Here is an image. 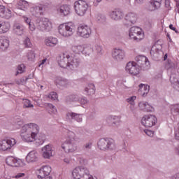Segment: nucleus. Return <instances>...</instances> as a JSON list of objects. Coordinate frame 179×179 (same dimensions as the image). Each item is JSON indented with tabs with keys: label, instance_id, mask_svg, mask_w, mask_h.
Wrapping results in <instances>:
<instances>
[{
	"label": "nucleus",
	"instance_id": "1",
	"mask_svg": "<svg viewBox=\"0 0 179 179\" xmlns=\"http://www.w3.org/2000/svg\"><path fill=\"white\" fill-rule=\"evenodd\" d=\"M66 139L62 145V149L65 153H74L78 150V144L76 143V134L75 132L66 129Z\"/></svg>",
	"mask_w": 179,
	"mask_h": 179
},
{
	"label": "nucleus",
	"instance_id": "2",
	"mask_svg": "<svg viewBox=\"0 0 179 179\" xmlns=\"http://www.w3.org/2000/svg\"><path fill=\"white\" fill-rule=\"evenodd\" d=\"M97 146L100 150H114L115 142L113 138H103L99 140Z\"/></svg>",
	"mask_w": 179,
	"mask_h": 179
},
{
	"label": "nucleus",
	"instance_id": "3",
	"mask_svg": "<svg viewBox=\"0 0 179 179\" xmlns=\"http://www.w3.org/2000/svg\"><path fill=\"white\" fill-rule=\"evenodd\" d=\"M88 8L89 5L83 0H79L74 3V9L78 16H85Z\"/></svg>",
	"mask_w": 179,
	"mask_h": 179
},
{
	"label": "nucleus",
	"instance_id": "4",
	"mask_svg": "<svg viewBox=\"0 0 179 179\" xmlns=\"http://www.w3.org/2000/svg\"><path fill=\"white\" fill-rule=\"evenodd\" d=\"M129 36L131 40H134V41H141V40H143L144 37L142 29L138 27H131L129 31Z\"/></svg>",
	"mask_w": 179,
	"mask_h": 179
},
{
	"label": "nucleus",
	"instance_id": "5",
	"mask_svg": "<svg viewBox=\"0 0 179 179\" xmlns=\"http://www.w3.org/2000/svg\"><path fill=\"white\" fill-rule=\"evenodd\" d=\"M36 29L40 31H50L52 29V24L48 18H42L36 21Z\"/></svg>",
	"mask_w": 179,
	"mask_h": 179
},
{
	"label": "nucleus",
	"instance_id": "6",
	"mask_svg": "<svg viewBox=\"0 0 179 179\" xmlns=\"http://www.w3.org/2000/svg\"><path fill=\"white\" fill-rule=\"evenodd\" d=\"M90 174V172H89V169L84 166H77L72 172V176L74 179H80L82 177H87Z\"/></svg>",
	"mask_w": 179,
	"mask_h": 179
},
{
	"label": "nucleus",
	"instance_id": "7",
	"mask_svg": "<svg viewBox=\"0 0 179 179\" xmlns=\"http://www.w3.org/2000/svg\"><path fill=\"white\" fill-rule=\"evenodd\" d=\"M62 28L59 29V33L63 37H69L73 34V30H75V25L72 22H68L66 24L62 26Z\"/></svg>",
	"mask_w": 179,
	"mask_h": 179
},
{
	"label": "nucleus",
	"instance_id": "8",
	"mask_svg": "<svg viewBox=\"0 0 179 179\" xmlns=\"http://www.w3.org/2000/svg\"><path fill=\"white\" fill-rule=\"evenodd\" d=\"M157 122V118L153 115H145L141 119V124L146 128L155 127Z\"/></svg>",
	"mask_w": 179,
	"mask_h": 179
},
{
	"label": "nucleus",
	"instance_id": "9",
	"mask_svg": "<svg viewBox=\"0 0 179 179\" xmlns=\"http://www.w3.org/2000/svg\"><path fill=\"white\" fill-rule=\"evenodd\" d=\"M135 61L137 62L136 65L141 68L143 71H148L150 63L148 57L143 55H138L135 57Z\"/></svg>",
	"mask_w": 179,
	"mask_h": 179
},
{
	"label": "nucleus",
	"instance_id": "10",
	"mask_svg": "<svg viewBox=\"0 0 179 179\" xmlns=\"http://www.w3.org/2000/svg\"><path fill=\"white\" fill-rule=\"evenodd\" d=\"M126 71L133 76H138L141 73V68L135 62H129L126 65Z\"/></svg>",
	"mask_w": 179,
	"mask_h": 179
},
{
	"label": "nucleus",
	"instance_id": "11",
	"mask_svg": "<svg viewBox=\"0 0 179 179\" xmlns=\"http://www.w3.org/2000/svg\"><path fill=\"white\" fill-rule=\"evenodd\" d=\"M16 145V140L15 138H8L0 141V150L5 152L9 150L13 146Z\"/></svg>",
	"mask_w": 179,
	"mask_h": 179
},
{
	"label": "nucleus",
	"instance_id": "12",
	"mask_svg": "<svg viewBox=\"0 0 179 179\" xmlns=\"http://www.w3.org/2000/svg\"><path fill=\"white\" fill-rule=\"evenodd\" d=\"M138 22V14L134 12L127 13L124 16L125 26H132Z\"/></svg>",
	"mask_w": 179,
	"mask_h": 179
},
{
	"label": "nucleus",
	"instance_id": "13",
	"mask_svg": "<svg viewBox=\"0 0 179 179\" xmlns=\"http://www.w3.org/2000/svg\"><path fill=\"white\" fill-rule=\"evenodd\" d=\"M77 34L78 36H80V37L89 38L92 34V29L87 25H81L78 27Z\"/></svg>",
	"mask_w": 179,
	"mask_h": 179
},
{
	"label": "nucleus",
	"instance_id": "14",
	"mask_svg": "<svg viewBox=\"0 0 179 179\" xmlns=\"http://www.w3.org/2000/svg\"><path fill=\"white\" fill-rule=\"evenodd\" d=\"M81 63L82 60H80V58L77 56H70L69 60V70L76 71Z\"/></svg>",
	"mask_w": 179,
	"mask_h": 179
},
{
	"label": "nucleus",
	"instance_id": "15",
	"mask_svg": "<svg viewBox=\"0 0 179 179\" xmlns=\"http://www.w3.org/2000/svg\"><path fill=\"white\" fill-rule=\"evenodd\" d=\"M112 57L115 61L121 62L124 58H125V51L122 49H113L112 51Z\"/></svg>",
	"mask_w": 179,
	"mask_h": 179
},
{
	"label": "nucleus",
	"instance_id": "16",
	"mask_svg": "<svg viewBox=\"0 0 179 179\" xmlns=\"http://www.w3.org/2000/svg\"><path fill=\"white\" fill-rule=\"evenodd\" d=\"M69 55L63 54L58 58V64L60 68H64V69H69Z\"/></svg>",
	"mask_w": 179,
	"mask_h": 179
},
{
	"label": "nucleus",
	"instance_id": "17",
	"mask_svg": "<svg viewBox=\"0 0 179 179\" xmlns=\"http://www.w3.org/2000/svg\"><path fill=\"white\" fill-rule=\"evenodd\" d=\"M66 120L70 122H72L73 120L77 122H82L83 120L82 118V114L76 113L72 111L68 112L66 114Z\"/></svg>",
	"mask_w": 179,
	"mask_h": 179
},
{
	"label": "nucleus",
	"instance_id": "18",
	"mask_svg": "<svg viewBox=\"0 0 179 179\" xmlns=\"http://www.w3.org/2000/svg\"><path fill=\"white\" fill-rule=\"evenodd\" d=\"M42 156L44 159H50L54 156V150L52 145H47L42 148Z\"/></svg>",
	"mask_w": 179,
	"mask_h": 179
},
{
	"label": "nucleus",
	"instance_id": "19",
	"mask_svg": "<svg viewBox=\"0 0 179 179\" xmlns=\"http://www.w3.org/2000/svg\"><path fill=\"white\" fill-rule=\"evenodd\" d=\"M6 163L8 166H10L11 167H20V166H23V162H22V159L15 158L13 157H7Z\"/></svg>",
	"mask_w": 179,
	"mask_h": 179
},
{
	"label": "nucleus",
	"instance_id": "20",
	"mask_svg": "<svg viewBox=\"0 0 179 179\" xmlns=\"http://www.w3.org/2000/svg\"><path fill=\"white\" fill-rule=\"evenodd\" d=\"M39 174L38 175V178H47V177L50 176L51 173V166H44L38 171Z\"/></svg>",
	"mask_w": 179,
	"mask_h": 179
},
{
	"label": "nucleus",
	"instance_id": "21",
	"mask_svg": "<svg viewBox=\"0 0 179 179\" xmlns=\"http://www.w3.org/2000/svg\"><path fill=\"white\" fill-rule=\"evenodd\" d=\"M26 161L27 163H35L38 162V153L36 150L31 151L26 157Z\"/></svg>",
	"mask_w": 179,
	"mask_h": 179
},
{
	"label": "nucleus",
	"instance_id": "22",
	"mask_svg": "<svg viewBox=\"0 0 179 179\" xmlns=\"http://www.w3.org/2000/svg\"><path fill=\"white\" fill-rule=\"evenodd\" d=\"M55 83L60 87H68L71 85V81L64 77H57Z\"/></svg>",
	"mask_w": 179,
	"mask_h": 179
},
{
	"label": "nucleus",
	"instance_id": "23",
	"mask_svg": "<svg viewBox=\"0 0 179 179\" xmlns=\"http://www.w3.org/2000/svg\"><path fill=\"white\" fill-rule=\"evenodd\" d=\"M20 136L24 142H34L36 141V133H31L29 131L25 134H21Z\"/></svg>",
	"mask_w": 179,
	"mask_h": 179
},
{
	"label": "nucleus",
	"instance_id": "24",
	"mask_svg": "<svg viewBox=\"0 0 179 179\" xmlns=\"http://www.w3.org/2000/svg\"><path fill=\"white\" fill-rule=\"evenodd\" d=\"M110 16L112 20H115V21L121 20L124 19V13H122V11L120 10H115L110 13Z\"/></svg>",
	"mask_w": 179,
	"mask_h": 179
},
{
	"label": "nucleus",
	"instance_id": "25",
	"mask_svg": "<svg viewBox=\"0 0 179 179\" xmlns=\"http://www.w3.org/2000/svg\"><path fill=\"white\" fill-rule=\"evenodd\" d=\"M120 117L118 116H109L106 119L109 127H118L120 125Z\"/></svg>",
	"mask_w": 179,
	"mask_h": 179
},
{
	"label": "nucleus",
	"instance_id": "26",
	"mask_svg": "<svg viewBox=\"0 0 179 179\" xmlns=\"http://www.w3.org/2000/svg\"><path fill=\"white\" fill-rule=\"evenodd\" d=\"M24 26L21 24L16 23L13 27V33L17 36H23L24 34Z\"/></svg>",
	"mask_w": 179,
	"mask_h": 179
},
{
	"label": "nucleus",
	"instance_id": "27",
	"mask_svg": "<svg viewBox=\"0 0 179 179\" xmlns=\"http://www.w3.org/2000/svg\"><path fill=\"white\" fill-rule=\"evenodd\" d=\"M27 8H29V3L24 0H20L17 5V9H19L17 15H19V16H22V12H26V10H27Z\"/></svg>",
	"mask_w": 179,
	"mask_h": 179
},
{
	"label": "nucleus",
	"instance_id": "28",
	"mask_svg": "<svg viewBox=\"0 0 179 179\" xmlns=\"http://www.w3.org/2000/svg\"><path fill=\"white\" fill-rule=\"evenodd\" d=\"M0 17L4 19H10L12 17V13L10 10L5 8V6H0Z\"/></svg>",
	"mask_w": 179,
	"mask_h": 179
},
{
	"label": "nucleus",
	"instance_id": "29",
	"mask_svg": "<svg viewBox=\"0 0 179 179\" xmlns=\"http://www.w3.org/2000/svg\"><path fill=\"white\" fill-rule=\"evenodd\" d=\"M57 12L61 16H68L71 13V6L66 4L62 5L57 9Z\"/></svg>",
	"mask_w": 179,
	"mask_h": 179
},
{
	"label": "nucleus",
	"instance_id": "30",
	"mask_svg": "<svg viewBox=\"0 0 179 179\" xmlns=\"http://www.w3.org/2000/svg\"><path fill=\"white\" fill-rule=\"evenodd\" d=\"M9 47V40L4 36H0V49L1 51H6Z\"/></svg>",
	"mask_w": 179,
	"mask_h": 179
},
{
	"label": "nucleus",
	"instance_id": "31",
	"mask_svg": "<svg viewBox=\"0 0 179 179\" xmlns=\"http://www.w3.org/2000/svg\"><path fill=\"white\" fill-rule=\"evenodd\" d=\"M45 44L48 47H55V45L58 44V39L54 37H48L45 39Z\"/></svg>",
	"mask_w": 179,
	"mask_h": 179
},
{
	"label": "nucleus",
	"instance_id": "32",
	"mask_svg": "<svg viewBox=\"0 0 179 179\" xmlns=\"http://www.w3.org/2000/svg\"><path fill=\"white\" fill-rule=\"evenodd\" d=\"M160 5H162V0H150V10H156V9H159Z\"/></svg>",
	"mask_w": 179,
	"mask_h": 179
},
{
	"label": "nucleus",
	"instance_id": "33",
	"mask_svg": "<svg viewBox=\"0 0 179 179\" xmlns=\"http://www.w3.org/2000/svg\"><path fill=\"white\" fill-rule=\"evenodd\" d=\"M10 29V24L9 22H2L0 24V34H2L3 33H6L7 31H9V29Z\"/></svg>",
	"mask_w": 179,
	"mask_h": 179
},
{
	"label": "nucleus",
	"instance_id": "34",
	"mask_svg": "<svg viewBox=\"0 0 179 179\" xmlns=\"http://www.w3.org/2000/svg\"><path fill=\"white\" fill-rule=\"evenodd\" d=\"M85 90L88 96H92V94L96 93V87L94 86V84L90 83L85 87Z\"/></svg>",
	"mask_w": 179,
	"mask_h": 179
},
{
	"label": "nucleus",
	"instance_id": "35",
	"mask_svg": "<svg viewBox=\"0 0 179 179\" xmlns=\"http://www.w3.org/2000/svg\"><path fill=\"white\" fill-rule=\"evenodd\" d=\"M71 51L74 54H78V55H80V54H83V45H73L71 47Z\"/></svg>",
	"mask_w": 179,
	"mask_h": 179
},
{
	"label": "nucleus",
	"instance_id": "36",
	"mask_svg": "<svg viewBox=\"0 0 179 179\" xmlns=\"http://www.w3.org/2000/svg\"><path fill=\"white\" fill-rule=\"evenodd\" d=\"M170 81L171 85H173V87L176 89V90H179V81L178 78L173 77L171 76L170 77Z\"/></svg>",
	"mask_w": 179,
	"mask_h": 179
},
{
	"label": "nucleus",
	"instance_id": "37",
	"mask_svg": "<svg viewBox=\"0 0 179 179\" xmlns=\"http://www.w3.org/2000/svg\"><path fill=\"white\" fill-rule=\"evenodd\" d=\"M29 125L31 133L36 134V136H37V134H38V131H40L38 125L34 123H29ZM31 129H33L34 131H31Z\"/></svg>",
	"mask_w": 179,
	"mask_h": 179
},
{
	"label": "nucleus",
	"instance_id": "38",
	"mask_svg": "<svg viewBox=\"0 0 179 179\" xmlns=\"http://www.w3.org/2000/svg\"><path fill=\"white\" fill-rule=\"evenodd\" d=\"M23 100V108H33L34 105L31 104V101L27 99H24Z\"/></svg>",
	"mask_w": 179,
	"mask_h": 179
},
{
	"label": "nucleus",
	"instance_id": "39",
	"mask_svg": "<svg viewBox=\"0 0 179 179\" xmlns=\"http://www.w3.org/2000/svg\"><path fill=\"white\" fill-rule=\"evenodd\" d=\"M93 52V48L90 46H83V55H90Z\"/></svg>",
	"mask_w": 179,
	"mask_h": 179
},
{
	"label": "nucleus",
	"instance_id": "40",
	"mask_svg": "<svg viewBox=\"0 0 179 179\" xmlns=\"http://www.w3.org/2000/svg\"><path fill=\"white\" fill-rule=\"evenodd\" d=\"M44 142H45V135L43 134H39L36 139V143H38V145H43Z\"/></svg>",
	"mask_w": 179,
	"mask_h": 179
},
{
	"label": "nucleus",
	"instance_id": "41",
	"mask_svg": "<svg viewBox=\"0 0 179 179\" xmlns=\"http://www.w3.org/2000/svg\"><path fill=\"white\" fill-rule=\"evenodd\" d=\"M139 87H140V90L141 92H143V90H144V92L143 93V96L145 97V95L149 93V86H148V85L145 86L143 84H140ZM142 88L143 89V90H142Z\"/></svg>",
	"mask_w": 179,
	"mask_h": 179
},
{
	"label": "nucleus",
	"instance_id": "42",
	"mask_svg": "<svg viewBox=\"0 0 179 179\" xmlns=\"http://www.w3.org/2000/svg\"><path fill=\"white\" fill-rule=\"evenodd\" d=\"M34 10L36 12V15H43V12H44V7L43 6H36Z\"/></svg>",
	"mask_w": 179,
	"mask_h": 179
},
{
	"label": "nucleus",
	"instance_id": "43",
	"mask_svg": "<svg viewBox=\"0 0 179 179\" xmlns=\"http://www.w3.org/2000/svg\"><path fill=\"white\" fill-rule=\"evenodd\" d=\"M96 20L99 22V23H104L106 20H107V18L106 17V15L103 14H98L96 16Z\"/></svg>",
	"mask_w": 179,
	"mask_h": 179
},
{
	"label": "nucleus",
	"instance_id": "44",
	"mask_svg": "<svg viewBox=\"0 0 179 179\" xmlns=\"http://www.w3.org/2000/svg\"><path fill=\"white\" fill-rule=\"evenodd\" d=\"M29 132H31V130H30V126L29 124H27L22 127L21 134H29Z\"/></svg>",
	"mask_w": 179,
	"mask_h": 179
},
{
	"label": "nucleus",
	"instance_id": "45",
	"mask_svg": "<svg viewBox=\"0 0 179 179\" xmlns=\"http://www.w3.org/2000/svg\"><path fill=\"white\" fill-rule=\"evenodd\" d=\"M24 45L26 47V48H31L33 47V44H31V42L30 41V38L29 37H26L24 40Z\"/></svg>",
	"mask_w": 179,
	"mask_h": 179
},
{
	"label": "nucleus",
	"instance_id": "46",
	"mask_svg": "<svg viewBox=\"0 0 179 179\" xmlns=\"http://www.w3.org/2000/svg\"><path fill=\"white\" fill-rule=\"evenodd\" d=\"M171 113L173 115H179V105H174L171 108Z\"/></svg>",
	"mask_w": 179,
	"mask_h": 179
},
{
	"label": "nucleus",
	"instance_id": "47",
	"mask_svg": "<svg viewBox=\"0 0 179 179\" xmlns=\"http://www.w3.org/2000/svg\"><path fill=\"white\" fill-rule=\"evenodd\" d=\"M27 57L28 61H34V59L36 58V54H34V51H29L27 55Z\"/></svg>",
	"mask_w": 179,
	"mask_h": 179
},
{
	"label": "nucleus",
	"instance_id": "48",
	"mask_svg": "<svg viewBox=\"0 0 179 179\" xmlns=\"http://www.w3.org/2000/svg\"><path fill=\"white\" fill-rule=\"evenodd\" d=\"M48 113L49 114H56L57 113V108H55V106H54V105L49 103L48 104Z\"/></svg>",
	"mask_w": 179,
	"mask_h": 179
},
{
	"label": "nucleus",
	"instance_id": "49",
	"mask_svg": "<svg viewBox=\"0 0 179 179\" xmlns=\"http://www.w3.org/2000/svg\"><path fill=\"white\" fill-rule=\"evenodd\" d=\"M135 100H136V96H132L126 99V101L131 104V106H135Z\"/></svg>",
	"mask_w": 179,
	"mask_h": 179
},
{
	"label": "nucleus",
	"instance_id": "50",
	"mask_svg": "<svg viewBox=\"0 0 179 179\" xmlns=\"http://www.w3.org/2000/svg\"><path fill=\"white\" fill-rule=\"evenodd\" d=\"M48 97V99H50V100H58V94H57V92H50Z\"/></svg>",
	"mask_w": 179,
	"mask_h": 179
},
{
	"label": "nucleus",
	"instance_id": "51",
	"mask_svg": "<svg viewBox=\"0 0 179 179\" xmlns=\"http://www.w3.org/2000/svg\"><path fill=\"white\" fill-rule=\"evenodd\" d=\"M96 54H99V55H101V54H103V46L96 44L95 45V48H94Z\"/></svg>",
	"mask_w": 179,
	"mask_h": 179
},
{
	"label": "nucleus",
	"instance_id": "52",
	"mask_svg": "<svg viewBox=\"0 0 179 179\" xmlns=\"http://www.w3.org/2000/svg\"><path fill=\"white\" fill-rule=\"evenodd\" d=\"M17 73L16 75H19V73H23L24 71V64H20L18 65V66L17 67Z\"/></svg>",
	"mask_w": 179,
	"mask_h": 179
},
{
	"label": "nucleus",
	"instance_id": "53",
	"mask_svg": "<svg viewBox=\"0 0 179 179\" xmlns=\"http://www.w3.org/2000/svg\"><path fill=\"white\" fill-rule=\"evenodd\" d=\"M79 103H80V104L85 105V104H87L89 103V100H87V98L83 96L81 98H80L78 99Z\"/></svg>",
	"mask_w": 179,
	"mask_h": 179
},
{
	"label": "nucleus",
	"instance_id": "54",
	"mask_svg": "<svg viewBox=\"0 0 179 179\" xmlns=\"http://www.w3.org/2000/svg\"><path fill=\"white\" fill-rule=\"evenodd\" d=\"M92 145L93 143H92L91 142H88L83 145V149L84 150H90V149H92Z\"/></svg>",
	"mask_w": 179,
	"mask_h": 179
},
{
	"label": "nucleus",
	"instance_id": "55",
	"mask_svg": "<svg viewBox=\"0 0 179 179\" xmlns=\"http://www.w3.org/2000/svg\"><path fill=\"white\" fill-rule=\"evenodd\" d=\"M165 66H166V69H171V68H174V63H173V62H171V60H168Z\"/></svg>",
	"mask_w": 179,
	"mask_h": 179
},
{
	"label": "nucleus",
	"instance_id": "56",
	"mask_svg": "<svg viewBox=\"0 0 179 179\" xmlns=\"http://www.w3.org/2000/svg\"><path fill=\"white\" fill-rule=\"evenodd\" d=\"M69 99L70 101H79V96L78 95H70Z\"/></svg>",
	"mask_w": 179,
	"mask_h": 179
},
{
	"label": "nucleus",
	"instance_id": "57",
	"mask_svg": "<svg viewBox=\"0 0 179 179\" xmlns=\"http://www.w3.org/2000/svg\"><path fill=\"white\" fill-rule=\"evenodd\" d=\"M148 102L141 101L138 103V107L142 110L143 111H145V108H146V104Z\"/></svg>",
	"mask_w": 179,
	"mask_h": 179
},
{
	"label": "nucleus",
	"instance_id": "58",
	"mask_svg": "<svg viewBox=\"0 0 179 179\" xmlns=\"http://www.w3.org/2000/svg\"><path fill=\"white\" fill-rule=\"evenodd\" d=\"M144 111H147L148 113H152V111H153V107H152V106L147 103Z\"/></svg>",
	"mask_w": 179,
	"mask_h": 179
},
{
	"label": "nucleus",
	"instance_id": "59",
	"mask_svg": "<svg viewBox=\"0 0 179 179\" xmlns=\"http://www.w3.org/2000/svg\"><path fill=\"white\" fill-rule=\"evenodd\" d=\"M26 78H24V77H23L22 78L17 80L16 81L17 85H24V83H26Z\"/></svg>",
	"mask_w": 179,
	"mask_h": 179
},
{
	"label": "nucleus",
	"instance_id": "60",
	"mask_svg": "<svg viewBox=\"0 0 179 179\" xmlns=\"http://www.w3.org/2000/svg\"><path fill=\"white\" fill-rule=\"evenodd\" d=\"M15 123L16 124V125H18V127H22V125H23V120H22L20 118L16 119Z\"/></svg>",
	"mask_w": 179,
	"mask_h": 179
},
{
	"label": "nucleus",
	"instance_id": "61",
	"mask_svg": "<svg viewBox=\"0 0 179 179\" xmlns=\"http://www.w3.org/2000/svg\"><path fill=\"white\" fill-rule=\"evenodd\" d=\"M115 40H121V38H122V35L120 32H115Z\"/></svg>",
	"mask_w": 179,
	"mask_h": 179
},
{
	"label": "nucleus",
	"instance_id": "62",
	"mask_svg": "<svg viewBox=\"0 0 179 179\" xmlns=\"http://www.w3.org/2000/svg\"><path fill=\"white\" fill-rule=\"evenodd\" d=\"M25 174L24 173H18L17 175L14 176V178H22V177H24Z\"/></svg>",
	"mask_w": 179,
	"mask_h": 179
},
{
	"label": "nucleus",
	"instance_id": "63",
	"mask_svg": "<svg viewBox=\"0 0 179 179\" xmlns=\"http://www.w3.org/2000/svg\"><path fill=\"white\" fill-rule=\"evenodd\" d=\"M145 134L148 135V136H153V131L150 130H144Z\"/></svg>",
	"mask_w": 179,
	"mask_h": 179
},
{
	"label": "nucleus",
	"instance_id": "64",
	"mask_svg": "<svg viewBox=\"0 0 179 179\" xmlns=\"http://www.w3.org/2000/svg\"><path fill=\"white\" fill-rule=\"evenodd\" d=\"M175 138L177 141H179V128L175 132Z\"/></svg>",
	"mask_w": 179,
	"mask_h": 179
}]
</instances>
